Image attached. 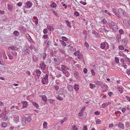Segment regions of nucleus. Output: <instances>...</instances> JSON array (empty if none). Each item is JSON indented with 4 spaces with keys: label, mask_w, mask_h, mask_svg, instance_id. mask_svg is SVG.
Here are the masks:
<instances>
[{
    "label": "nucleus",
    "mask_w": 130,
    "mask_h": 130,
    "mask_svg": "<svg viewBox=\"0 0 130 130\" xmlns=\"http://www.w3.org/2000/svg\"><path fill=\"white\" fill-rule=\"evenodd\" d=\"M32 104L36 108H38L39 106L38 104L36 102H32Z\"/></svg>",
    "instance_id": "23"
},
{
    "label": "nucleus",
    "mask_w": 130,
    "mask_h": 130,
    "mask_svg": "<svg viewBox=\"0 0 130 130\" xmlns=\"http://www.w3.org/2000/svg\"><path fill=\"white\" fill-rule=\"evenodd\" d=\"M72 129L73 130H77L78 128L75 125H74L72 127Z\"/></svg>",
    "instance_id": "48"
},
{
    "label": "nucleus",
    "mask_w": 130,
    "mask_h": 130,
    "mask_svg": "<svg viewBox=\"0 0 130 130\" xmlns=\"http://www.w3.org/2000/svg\"><path fill=\"white\" fill-rule=\"evenodd\" d=\"M17 5L18 6L20 7L22 5V3L21 2H19L18 3Z\"/></svg>",
    "instance_id": "57"
},
{
    "label": "nucleus",
    "mask_w": 130,
    "mask_h": 130,
    "mask_svg": "<svg viewBox=\"0 0 130 130\" xmlns=\"http://www.w3.org/2000/svg\"><path fill=\"white\" fill-rule=\"evenodd\" d=\"M102 22L103 23L106 24V23L107 21L105 19H104L103 20H102Z\"/></svg>",
    "instance_id": "55"
},
{
    "label": "nucleus",
    "mask_w": 130,
    "mask_h": 130,
    "mask_svg": "<svg viewBox=\"0 0 130 130\" xmlns=\"http://www.w3.org/2000/svg\"><path fill=\"white\" fill-rule=\"evenodd\" d=\"M125 125L126 127H128L130 126V123L128 122H126L125 123Z\"/></svg>",
    "instance_id": "32"
},
{
    "label": "nucleus",
    "mask_w": 130,
    "mask_h": 130,
    "mask_svg": "<svg viewBox=\"0 0 130 130\" xmlns=\"http://www.w3.org/2000/svg\"><path fill=\"white\" fill-rule=\"evenodd\" d=\"M115 60L116 62L117 63H118L119 62V59L117 57H116L115 58Z\"/></svg>",
    "instance_id": "45"
},
{
    "label": "nucleus",
    "mask_w": 130,
    "mask_h": 130,
    "mask_svg": "<svg viewBox=\"0 0 130 130\" xmlns=\"http://www.w3.org/2000/svg\"><path fill=\"white\" fill-rule=\"evenodd\" d=\"M91 72L93 76H94L95 75V73L93 69L91 70Z\"/></svg>",
    "instance_id": "47"
},
{
    "label": "nucleus",
    "mask_w": 130,
    "mask_h": 130,
    "mask_svg": "<svg viewBox=\"0 0 130 130\" xmlns=\"http://www.w3.org/2000/svg\"><path fill=\"white\" fill-rule=\"evenodd\" d=\"M107 11L106 10H102L101 11V13H107Z\"/></svg>",
    "instance_id": "53"
},
{
    "label": "nucleus",
    "mask_w": 130,
    "mask_h": 130,
    "mask_svg": "<svg viewBox=\"0 0 130 130\" xmlns=\"http://www.w3.org/2000/svg\"><path fill=\"white\" fill-rule=\"evenodd\" d=\"M77 56L78 58L79 59L81 60L83 58V54L81 53H80Z\"/></svg>",
    "instance_id": "25"
},
{
    "label": "nucleus",
    "mask_w": 130,
    "mask_h": 130,
    "mask_svg": "<svg viewBox=\"0 0 130 130\" xmlns=\"http://www.w3.org/2000/svg\"><path fill=\"white\" fill-rule=\"evenodd\" d=\"M61 38H62V39L63 40H64L65 41H67L68 40L67 38L65 37H64V36L62 37Z\"/></svg>",
    "instance_id": "46"
},
{
    "label": "nucleus",
    "mask_w": 130,
    "mask_h": 130,
    "mask_svg": "<svg viewBox=\"0 0 130 130\" xmlns=\"http://www.w3.org/2000/svg\"><path fill=\"white\" fill-rule=\"evenodd\" d=\"M112 28L113 30L114 31H117L118 28L117 25L116 24L112 27Z\"/></svg>",
    "instance_id": "20"
},
{
    "label": "nucleus",
    "mask_w": 130,
    "mask_h": 130,
    "mask_svg": "<svg viewBox=\"0 0 130 130\" xmlns=\"http://www.w3.org/2000/svg\"><path fill=\"white\" fill-rule=\"evenodd\" d=\"M43 32L44 34H46L47 32V29H46L45 28L43 30Z\"/></svg>",
    "instance_id": "49"
},
{
    "label": "nucleus",
    "mask_w": 130,
    "mask_h": 130,
    "mask_svg": "<svg viewBox=\"0 0 130 130\" xmlns=\"http://www.w3.org/2000/svg\"><path fill=\"white\" fill-rule=\"evenodd\" d=\"M54 88L56 90H58L59 88V87L57 85H56L54 86Z\"/></svg>",
    "instance_id": "62"
},
{
    "label": "nucleus",
    "mask_w": 130,
    "mask_h": 130,
    "mask_svg": "<svg viewBox=\"0 0 130 130\" xmlns=\"http://www.w3.org/2000/svg\"><path fill=\"white\" fill-rule=\"evenodd\" d=\"M43 37L44 39H46L48 38V36L47 35H44L43 36Z\"/></svg>",
    "instance_id": "50"
},
{
    "label": "nucleus",
    "mask_w": 130,
    "mask_h": 130,
    "mask_svg": "<svg viewBox=\"0 0 130 130\" xmlns=\"http://www.w3.org/2000/svg\"><path fill=\"white\" fill-rule=\"evenodd\" d=\"M2 126L3 127H6L7 126V124L5 122H3L2 123Z\"/></svg>",
    "instance_id": "43"
},
{
    "label": "nucleus",
    "mask_w": 130,
    "mask_h": 130,
    "mask_svg": "<svg viewBox=\"0 0 130 130\" xmlns=\"http://www.w3.org/2000/svg\"><path fill=\"white\" fill-rule=\"evenodd\" d=\"M36 73L38 76H40L41 74V72L39 69H37L36 70Z\"/></svg>",
    "instance_id": "16"
},
{
    "label": "nucleus",
    "mask_w": 130,
    "mask_h": 130,
    "mask_svg": "<svg viewBox=\"0 0 130 130\" xmlns=\"http://www.w3.org/2000/svg\"><path fill=\"white\" fill-rule=\"evenodd\" d=\"M112 11L114 14L119 18L121 19L122 18V17L119 15L116 9H113Z\"/></svg>",
    "instance_id": "3"
},
{
    "label": "nucleus",
    "mask_w": 130,
    "mask_h": 130,
    "mask_svg": "<svg viewBox=\"0 0 130 130\" xmlns=\"http://www.w3.org/2000/svg\"><path fill=\"white\" fill-rule=\"evenodd\" d=\"M65 22L67 24V25L70 28L71 27V23L67 20L65 21Z\"/></svg>",
    "instance_id": "14"
},
{
    "label": "nucleus",
    "mask_w": 130,
    "mask_h": 130,
    "mask_svg": "<svg viewBox=\"0 0 130 130\" xmlns=\"http://www.w3.org/2000/svg\"><path fill=\"white\" fill-rule=\"evenodd\" d=\"M122 66L125 69H126L127 68V66L125 64L123 63L122 65Z\"/></svg>",
    "instance_id": "59"
},
{
    "label": "nucleus",
    "mask_w": 130,
    "mask_h": 130,
    "mask_svg": "<svg viewBox=\"0 0 130 130\" xmlns=\"http://www.w3.org/2000/svg\"><path fill=\"white\" fill-rule=\"evenodd\" d=\"M115 24H116V23L114 22H112L110 23H109L108 25L110 27H112Z\"/></svg>",
    "instance_id": "22"
},
{
    "label": "nucleus",
    "mask_w": 130,
    "mask_h": 130,
    "mask_svg": "<svg viewBox=\"0 0 130 130\" xmlns=\"http://www.w3.org/2000/svg\"><path fill=\"white\" fill-rule=\"evenodd\" d=\"M74 14L76 16H78L79 15V14L77 11H75L74 13Z\"/></svg>",
    "instance_id": "52"
},
{
    "label": "nucleus",
    "mask_w": 130,
    "mask_h": 130,
    "mask_svg": "<svg viewBox=\"0 0 130 130\" xmlns=\"http://www.w3.org/2000/svg\"><path fill=\"white\" fill-rule=\"evenodd\" d=\"M119 32L120 34H123V31L121 29H120L119 30Z\"/></svg>",
    "instance_id": "51"
},
{
    "label": "nucleus",
    "mask_w": 130,
    "mask_h": 130,
    "mask_svg": "<svg viewBox=\"0 0 130 130\" xmlns=\"http://www.w3.org/2000/svg\"><path fill=\"white\" fill-rule=\"evenodd\" d=\"M121 36L120 34H118L116 37V40L119 43L121 41Z\"/></svg>",
    "instance_id": "8"
},
{
    "label": "nucleus",
    "mask_w": 130,
    "mask_h": 130,
    "mask_svg": "<svg viewBox=\"0 0 130 130\" xmlns=\"http://www.w3.org/2000/svg\"><path fill=\"white\" fill-rule=\"evenodd\" d=\"M108 104V103H104L102 105V108H104L105 107H106L107 106Z\"/></svg>",
    "instance_id": "28"
},
{
    "label": "nucleus",
    "mask_w": 130,
    "mask_h": 130,
    "mask_svg": "<svg viewBox=\"0 0 130 130\" xmlns=\"http://www.w3.org/2000/svg\"><path fill=\"white\" fill-rule=\"evenodd\" d=\"M83 72H84L86 74L87 73V70L86 68H84V69L83 70Z\"/></svg>",
    "instance_id": "60"
},
{
    "label": "nucleus",
    "mask_w": 130,
    "mask_h": 130,
    "mask_svg": "<svg viewBox=\"0 0 130 130\" xmlns=\"http://www.w3.org/2000/svg\"><path fill=\"white\" fill-rule=\"evenodd\" d=\"M12 53L14 56H15L17 55V53L15 51H12Z\"/></svg>",
    "instance_id": "44"
},
{
    "label": "nucleus",
    "mask_w": 130,
    "mask_h": 130,
    "mask_svg": "<svg viewBox=\"0 0 130 130\" xmlns=\"http://www.w3.org/2000/svg\"><path fill=\"white\" fill-rule=\"evenodd\" d=\"M67 92L66 90L63 89H60L59 91V94H62L63 93V92Z\"/></svg>",
    "instance_id": "13"
},
{
    "label": "nucleus",
    "mask_w": 130,
    "mask_h": 130,
    "mask_svg": "<svg viewBox=\"0 0 130 130\" xmlns=\"http://www.w3.org/2000/svg\"><path fill=\"white\" fill-rule=\"evenodd\" d=\"M90 88L91 89H93L95 87V86L94 84H90Z\"/></svg>",
    "instance_id": "37"
},
{
    "label": "nucleus",
    "mask_w": 130,
    "mask_h": 130,
    "mask_svg": "<svg viewBox=\"0 0 130 130\" xmlns=\"http://www.w3.org/2000/svg\"><path fill=\"white\" fill-rule=\"evenodd\" d=\"M126 72L128 74V75H130V71L129 70H128V69H127L126 70Z\"/></svg>",
    "instance_id": "63"
},
{
    "label": "nucleus",
    "mask_w": 130,
    "mask_h": 130,
    "mask_svg": "<svg viewBox=\"0 0 130 130\" xmlns=\"http://www.w3.org/2000/svg\"><path fill=\"white\" fill-rule=\"evenodd\" d=\"M84 45L85 46H86L87 48H89V44L86 41L85 42Z\"/></svg>",
    "instance_id": "38"
},
{
    "label": "nucleus",
    "mask_w": 130,
    "mask_h": 130,
    "mask_svg": "<svg viewBox=\"0 0 130 130\" xmlns=\"http://www.w3.org/2000/svg\"><path fill=\"white\" fill-rule=\"evenodd\" d=\"M118 90L121 93H122L123 92V89L120 87H119L118 88Z\"/></svg>",
    "instance_id": "41"
},
{
    "label": "nucleus",
    "mask_w": 130,
    "mask_h": 130,
    "mask_svg": "<svg viewBox=\"0 0 130 130\" xmlns=\"http://www.w3.org/2000/svg\"><path fill=\"white\" fill-rule=\"evenodd\" d=\"M61 69L62 71H66L67 70H69L70 69L69 68L63 64L61 65Z\"/></svg>",
    "instance_id": "4"
},
{
    "label": "nucleus",
    "mask_w": 130,
    "mask_h": 130,
    "mask_svg": "<svg viewBox=\"0 0 130 130\" xmlns=\"http://www.w3.org/2000/svg\"><path fill=\"white\" fill-rule=\"evenodd\" d=\"M119 56H122L125 58L127 57L126 55L122 53L119 52Z\"/></svg>",
    "instance_id": "17"
},
{
    "label": "nucleus",
    "mask_w": 130,
    "mask_h": 130,
    "mask_svg": "<svg viewBox=\"0 0 130 130\" xmlns=\"http://www.w3.org/2000/svg\"><path fill=\"white\" fill-rule=\"evenodd\" d=\"M52 12L54 14H55L56 16H58V13L55 11H53Z\"/></svg>",
    "instance_id": "61"
},
{
    "label": "nucleus",
    "mask_w": 130,
    "mask_h": 130,
    "mask_svg": "<svg viewBox=\"0 0 130 130\" xmlns=\"http://www.w3.org/2000/svg\"><path fill=\"white\" fill-rule=\"evenodd\" d=\"M23 108H24L27 107L28 105V103L26 101H23Z\"/></svg>",
    "instance_id": "12"
},
{
    "label": "nucleus",
    "mask_w": 130,
    "mask_h": 130,
    "mask_svg": "<svg viewBox=\"0 0 130 130\" xmlns=\"http://www.w3.org/2000/svg\"><path fill=\"white\" fill-rule=\"evenodd\" d=\"M31 120V118L30 116H28L27 118L26 122H30Z\"/></svg>",
    "instance_id": "19"
},
{
    "label": "nucleus",
    "mask_w": 130,
    "mask_h": 130,
    "mask_svg": "<svg viewBox=\"0 0 130 130\" xmlns=\"http://www.w3.org/2000/svg\"><path fill=\"white\" fill-rule=\"evenodd\" d=\"M43 127L44 128H46L47 127V123L46 122H44L43 124Z\"/></svg>",
    "instance_id": "35"
},
{
    "label": "nucleus",
    "mask_w": 130,
    "mask_h": 130,
    "mask_svg": "<svg viewBox=\"0 0 130 130\" xmlns=\"http://www.w3.org/2000/svg\"><path fill=\"white\" fill-rule=\"evenodd\" d=\"M20 30L22 32H25L26 31V29L25 28L23 27L22 26H21L19 27Z\"/></svg>",
    "instance_id": "11"
},
{
    "label": "nucleus",
    "mask_w": 130,
    "mask_h": 130,
    "mask_svg": "<svg viewBox=\"0 0 130 130\" xmlns=\"http://www.w3.org/2000/svg\"><path fill=\"white\" fill-rule=\"evenodd\" d=\"M42 98L45 102H46L47 101V98L45 95H42Z\"/></svg>",
    "instance_id": "24"
},
{
    "label": "nucleus",
    "mask_w": 130,
    "mask_h": 130,
    "mask_svg": "<svg viewBox=\"0 0 130 130\" xmlns=\"http://www.w3.org/2000/svg\"><path fill=\"white\" fill-rule=\"evenodd\" d=\"M94 83L98 85L99 86H100L101 85V83L98 81H95Z\"/></svg>",
    "instance_id": "36"
},
{
    "label": "nucleus",
    "mask_w": 130,
    "mask_h": 130,
    "mask_svg": "<svg viewBox=\"0 0 130 130\" xmlns=\"http://www.w3.org/2000/svg\"><path fill=\"white\" fill-rule=\"evenodd\" d=\"M69 90L70 91H72L73 90V87L71 85H69L68 87Z\"/></svg>",
    "instance_id": "21"
},
{
    "label": "nucleus",
    "mask_w": 130,
    "mask_h": 130,
    "mask_svg": "<svg viewBox=\"0 0 130 130\" xmlns=\"http://www.w3.org/2000/svg\"><path fill=\"white\" fill-rule=\"evenodd\" d=\"M51 6L52 7L55 8L57 7V5L55 3L53 2L51 5Z\"/></svg>",
    "instance_id": "26"
},
{
    "label": "nucleus",
    "mask_w": 130,
    "mask_h": 130,
    "mask_svg": "<svg viewBox=\"0 0 130 130\" xmlns=\"http://www.w3.org/2000/svg\"><path fill=\"white\" fill-rule=\"evenodd\" d=\"M48 75L47 74H46L45 75L44 77L42 79V83L44 84H46L48 83Z\"/></svg>",
    "instance_id": "1"
},
{
    "label": "nucleus",
    "mask_w": 130,
    "mask_h": 130,
    "mask_svg": "<svg viewBox=\"0 0 130 130\" xmlns=\"http://www.w3.org/2000/svg\"><path fill=\"white\" fill-rule=\"evenodd\" d=\"M13 34L15 35V36H17L19 35V33L18 31H15L14 32Z\"/></svg>",
    "instance_id": "30"
},
{
    "label": "nucleus",
    "mask_w": 130,
    "mask_h": 130,
    "mask_svg": "<svg viewBox=\"0 0 130 130\" xmlns=\"http://www.w3.org/2000/svg\"><path fill=\"white\" fill-rule=\"evenodd\" d=\"M126 98L127 100L130 102V97H129L127 96H126Z\"/></svg>",
    "instance_id": "64"
},
{
    "label": "nucleus",
    "mask_w": 130,
    "mask_h": 130,
    "mask_svg": "<svg viewBox=\"0 0 130 130\" xmlns=\"http://www.w3.org/2000/svg\"><path fill=\"white\" fill-rule=\"evenodd\" d=\"M95 122L97 124H100L101 123V120L99 119H97L96 121Z\"/></svg>",
    "instance_id": "40"
},
{
    "label": "nucleus",
    "mask_w": 130,
    "mask_h": 130,
    "mask_svg": "<svg viewBox=\"0 0 130 130\" xmlns=\"http://www.w3.org/2000/svg\"><path fill=\"white\" fill-rule=\"evenodd\" d=\"M118 48L120 50H123L124 49V46L122 45H119V46Z\"/></svg>",
    "instance_id": "33"
},
{
    "label": "nucleus",
    "mask_w": 130,
    "mask_h": 130,
    "mask_svg": "<svg viewBox=\"0 0 130 130\" xmlns=\"http://www.w3.org/2000/svg\"><path fill=\"white\" fill-rule=\"evenodd\" d=\"M32 4V3L31 2L29 1L27 2L26 4L25 7L27 8H30L31 7Z\"/></svg>",
    "instance_id": "7"
},
{
    "label": "nucleus",
    "mask_w": 130,
    "mask_h": 130,
    "mask_svg": "<svg viewBox=\"0 0 130 130\" xmlns=\"http://www.w3.org/2000/svg\"><path fill=\"white\" fill-rule=\"evenodd\" d=\"M56 98L59 101H62L63 100V99L61 97H60L59 95L57 96L56 97Z\"/></svg>",
    "instance_id": "27"
},
{
    "label": "nucleus",
    "mask_w": 130,
    "mask_h": 130,
    "mask_svg": "<svg viewBox=\"0 0 130 130\" xmlns=\"http://www.w3.org/2000/svg\"><path fill=\"white\" fill-rule=\"evenodd\" d=\"M108 45V44L107 42H103L101 44L100 47L101 48L103 49L105 48L106 45Z\"/></svg>",
    "instance_id": "6"
},
{
    "label": "nucleus",
    "mask_w": 130,
    "mask_h": 130,
    "mask_svg": "<svg viewBox=\"0 0 130 130\" xmlns=\"http://www.w3.org/2000/svg\"><path fill=\"white\" fill-rule=\"evenodd\" d=\"M85 107H83V108L81 110L80 112L78 113V116H81L83 115V111H84V110H85Z\"/></svg>",
    "instance_id": "10"
},
{
    "label": "nucleus",
    "mask_w": 130,
    "mask_h": 130,
    "mask_svg": "<svg viewBox=\"0 0 130 130\" xmlns=\"http://www.w3.org/2000/svg\"><path fill=\"white\" fill-rule=\"evenodd\" d=\"M46 53H44L43 54V55H42V56H43L42 58H43V60H44L45 59L46 57Z\"/></svg>",
    "instance_id": "42"
},
{
    "label": "nucleus",
    "mask_w": 130,
    "mask_h": 130,
    "mask_svg": "<svg viewBox=\"0 0 130 130\" xmlns=\"http://www.w3.org/2000/svg\"><path fill=\"white\" fill-rule=\"evenodd\" d=\"M80 3L81 4H83L84 5H85L86 4V2L83 1H81Z\"/></svg>",
    "instance_id": "58"
},
{
    "label": "nucleus",
    "mask_w": 130,
    "mask_h": 130,
    "mask_svg": "<svg viewBox=\"0 0 130 130\" xmlns=\"http://www.w3.org/2000/svg\"><path fill=\"white\" fill-rule=\"evenodd\" d=\"M80 53L79 51L78 50H77L76 52L74 53V55H75L76 56H78V55H79Z\"/></svg>",
    "instance_id": "29"
},
{
    "label": "nucleus",
    "mask_w": 130,
    "mask_h": 130,
    "mask_svg": "<svg viewBox=\"0 0 130 130\" xmlns=\"http://www.w3.org/2000/svg\"><path fill=\"white\" fill-rule=\"evenodd\" d=\"M48 28L50 30H53V27L52 26H49Z\"/></svg>",
    "instance_id": "54"
},
{
    "label": "nucleus",
    "mask_w": 130,
    "mask_h": 130,
    "mask_svg": "<svg viewBox=\"0 0 130 130\" xmlns=\"http://www.w3.org/2000/svg\"><path fill=\"white\" fill-rule=\"evenodd\" d=\"M67 120V118L66 117L64 118L61 121V123L62 124L63 122L66 121Z\"/></svg>",
    "instance_id": "31"
},
{
    "label": "nucleus",
    "mask_w": 130,
    "mask_h": 130,
    "mask_svg": "<svg viewBox=\"0 0 130 130\" xmlns=\"http://www.w3.org/2000/svg\"><path fill=\"white\" fill-rule=\"evenodd\" d=\"M118 128L120 129H123L124 128V125L121 122H119L117 125Z\"/></svg>",
    "instance_id": "5"
},
{
    "label": "nucleus",
    "mask_w": 130,
    "mask_h": 130,
    "mask_svg": "<svg viewBox=\"0 0 130 130\" xmlns=\"http://www.w3.org/2000/svg\"><path fill=\"white\" fill-rule=\"evenodd\" d=\"M41 69L43 70H44L45 68V65L44 63H42L40 65Z\"/></svg>",
    "instance_id": "9"
},
{
    "label": "nucleus",
    "mask_w": 130,
    "mask_h": 130,
    "mask_svg": "<svg viewBox=\"0 0 130 130\" xmlns=\"http://www.w3.org/2000/svg\"><path fill=\"white\" fill-rule=\"evenodd\" d=\"M70 49L71 51H73V52L75 51H76V49L75 48H74L72 46H71L70 47Z\"/></svg>",
    "instance_id": "39"
},
{
    "label": "nucleus",
    "mask_w": 130,
    "mask_h": 130,
    "mask_svg": "<svg viewBox=\"0 0 130 130\" xmlns=\"http://www.w3.org/2000/svg\"><path fill=\"white\" fill-rule=\"evenodd\" d=\"M26 119V117H24L22 118L21 120L23 122L25 123V124H26L27 123Z\"/></svg>",
    "instance_id": "15"
},
{
    "label": "nucleus",
    "mask_w": 130,
    "mask_h": 130,
    "mask_svg": "<svg viewBox=\"0 0 130 130\" xmlns=\"http://www.w3.org/2000/svg\"><path fill=\"white\" fill-rule=\"evenodd\" d=\"M118 14L121 16L124 17L126 16V12L121 8H119L118 10Z\"/></svg>",
    "instance_id": "2"
},
{
    "label": "nucleus",
    "mask_w": 130,
    "mask_h": 130,
    "mask_svg": "<svg viewBox=\"0 0 130 130\" xmlns=\"http://www.w3.org/2000/svg\"><path fill=\"white\" fill-rule=\"evenodd\" d=\"M74 89L76 91H77L79 89V87L78 85L75 84L74 85Z\"/></svg>",
    "instance_id": "18"
},
{
    "label": "nucleus",
    "mask_w": 130,
    "mask_h": 130,
    "mask_svg": "<svg viewBox=\"0 0 130 130\" xmlns=\"http://www.w3.org/2000/svg\"><path fill=\"white\" fill-rule=\"evenodd\" d=\"M60 42L63 46H66V44L63 40H61Z\"/></svg>",
    "instance_id": "34"
},
{
    "label": "nucleus",
    "mask_w": 130,
    "mask_h": 130,
    "mask_svg": "<svg viewBox=\"0 0 130 130\" xmlns=\"http://www.w3.org/2000/svg\"><path fill=\"white\" fill-rule=\"evenodd\" d=\"M65 76L67 77H68L70 75V74L68 72H67L65 74Z\"/></svg>",
    "instance_id": "56"
}]
</instances>
